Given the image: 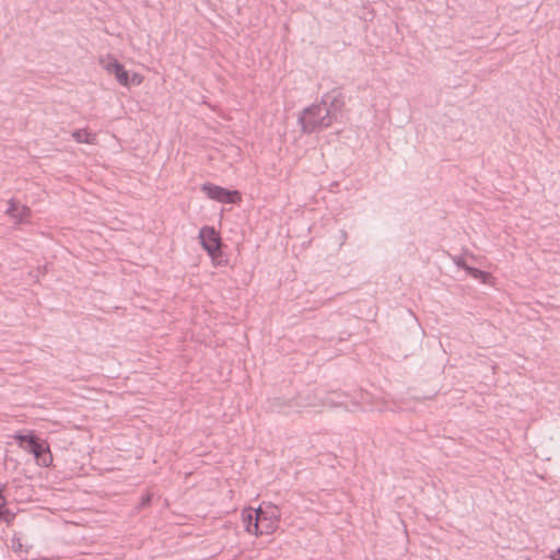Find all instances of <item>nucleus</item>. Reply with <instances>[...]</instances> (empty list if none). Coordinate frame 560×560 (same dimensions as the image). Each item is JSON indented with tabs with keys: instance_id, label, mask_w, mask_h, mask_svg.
Masks as SVG:
<instances>
[{
	"instance_id": "obj_14",
	"label": "nucleus",
	"mask_w": 560,
	"mask_h": 560,
	"mask_svg": "<svg viewBox=\"0 0 560 560\" xmlns=\"http://www.w3.org/2000/svg\"><path fill=\"white\" fill-rule=\"evenodd\" d=\"M467 273L470 277H472L474 279H477V280H479L482 283H487V281L491 277L489 272L482 271V270H480L478 268H475V267L467 268Z\"/></svg>"
},
{
	"instance_id": "obj_20",
	"label": "nucleus",
	"mask_w": 560,
	"mask_h": 560,
	"mask_svg": "<svg viewBox=\"0 0 560 560\" xmlns=\"http://www.w3.org/2000/svg\"><path fill=\"white\" fill-rule=\"evenodd\" d=\"M552 560H560V547L552 553Z\"/></svg>"
},
{
	"instance_id": "obj_13",
	"label": "nucleus",
	"mask_w": 560,
	"mask_h": 560,
	"mask_svg": "<svg viewBox=\"0 0 560 560\" xmlns=\"http://www.w3.org/2000/svg\"><path fill=\"white\" fill-rule=\"evenodd\" d=\"M72 138L78 143H95L96 136L94 133L89 132L86 129H78L72 132Z\"/></svg>"
},
{
	"instance_id": "obj_18",
	"label": "nucleus",
	"mask_w": 560,
	"mask_h": 560,
	"mask_svg": "<svg viewBox=\"0 0 560 560\" xmlns=\"http://www.w3.org/2000/svg\"><path fill=\"white\" fill-rule=\"evenodd\" d=\"M142 75L139 74V73H133L131 79H129V84H133V85H140L142 83Z\"/></svg>"
},
{
	"instance_id": "obj_21",
	"label": "nucleus",
	"mask_w": 560,
	"mask_h": 560,
	"mask_svg": "<svg viewBox=\"0 0 560 560\" xmlns=\"http://www.w3.org/2000/svg\"><path fill=\"white\" fill-rule=\"evenodd\" d=\"M526 560H530V559H526Z\"/></svg>"
},
{
	"instance_id": "obj_2",
	"label": "nucleus",
	"mask_w": 560,
	"mask_h": 560,
	"mask_svg": "<svg viewBox=\"0 0 560 560\" xmlns=\"http://www.w3.org/2000/svg\"><path fill=\"white\" fill-rule=\"evenodd\" d=\"M19 446L24 451L33 454L38 465L48 467L52 463V456L49 445L45 441H40L35 434L16 433L14 435Z\"/></svg>"
},
{
	"instance_id": "obj_10",
	"label": "nucleus",
	"mask_w": 560,
	"mask_h": 560,
	"mask_svg": "<svg viewBox=\"0 0 560 560\" xmlns=\"http://www.w3.org/2000/svg\"><path fill=\"white\" fill-rule=\"evenodd\" d=\"M268 409L271 412L288 413L294 410V397L292 399L275 397L269 400Z\"/></svg>"
},
{
	"instance_id": "obj_8",
	"label": "nucleus",
	"mask_w": 560,
	"mask_h": 560,
	"mask_svg": "<svg viewBox=\"0 0 560 560\" xmlns=\"http://www.w3.org/2000/svg\"><path fill=\"white\" fill-rule=\"evenodd\" d=\"M242 521L244 524V528L247 533L253 534L255 536H261L260 534V524L259 517L257 516L256 510L253 509H244L242 512Z\"/></svg>"
},
{
	"instance_id": "obj_7",
	"label": "nucleus",
	"mask_w": 560,
	"mask_h": 560,
	"mask_svg": "<svg viewBox=\"0 0 560 560\" xmlns=\"http://www.w3.org/2000/svg\"><path fill=\"white\" fill-rule=\"evenodd\" d=\"M199 238L205 250L214 258L220 252L221 238L211 226H202L199 231Z\"/></svg>"
},
{
	"instance_id": "obj_17",
	"label": "nucleus",
	"mask_w": 560,
	"mask_h": 560,
	"mask_svg": "<svg viewBox=\"0 0 560 560\" xmlns=\"http://www.w3.org/2000/svg\"><path fill=\"white\" fill-rule=\"evenodd\" d=\"M453 261L454 264L458 267V268H462L464 269L466 272H467V268H469L470 266H468L465 261V259L460 256H455L453 258Z\"/></svg>"
},
{
	"instance_id": "obj_5",
	"label": "nucleus",
	"mask_w": 560,
	"mask_h": 560,
	"mask_svg": "<svg viewBox=\"0 0 560 560\" xmlns=\"http://www.w3.org/2000/svg\"><path fill=\"white\" fill-rule=\"evenodd\" d=\"M201 190L212 200L222 203H236L241 201V195L237 190H229L221 186L205 183Z\"/></svg>"
},
{
	"instance_id": "obj_11",
	"label": "nucleus",
	"mask_w": 560,
	"mask_h": 560,
	"mask_svg": "<svg viewBox=\"0 0 560 560\" xmlns=\"http://www.w3.org/2000/svg\"><path fill=\"white\" fill-rule=\"evenodd\" d=\"M324 399L323 407H345L349 408V405L347 402L348 396L343 393L338 392H331L326 393L324 396L322 395Z\"/></svg>"
},
{
	"instance_id": "obj_19",
	"label": "nucleus",
	"mask_w": 560,
	"mask_h": 560,
	"mask_svg": "<svg viewBox=\"0 0 560 560\" xmlns=\"http://www.w3.org/2000/svg\"><path fill=\"white\" fill-rule=\"evenodd\" d=\"M151 500H152L151 493H145L144 495H142L141 502H140V508H144V506L149 505Z\"/></svg>"
},
{
	"instance_id": "obj_9",
	"label": "nucleus",
	"mask_w": 560,
	"mask_h": 560,
	"mask_svg": "<svg viewBox=\"0 0 560 560\" xmlns=\"http://www.w3.org/2000/svg\"><path fill=\"white\" fill-rule=\"evenodd\" d=\"M104 68L108 73L115 74L120 85L129 86V73L118 60L110 58V60L104 65Z\"/></svg>"
},
{
	"instance_id": "obj_6",
	"label": "nucleus",
	"mask_w": 560,
	"mask_h": 560,
	"mask_svg": "<svg viewBox=\"0 0 560 560\" xmlns=\"http://www.w3.org/2000/svg\"><path fill=\"white\" fill-rule=\"evenodd\" d=\"M323 404L322 393L313 389L300 392L294 397V410L299 412L308 408L323 407Z\"/></svg>"
},
{
	"instance_id": "obj_16",
	"label": "nucleus",
	"mask_w": 560,
	"mask_h": 560,
	"mask_svg": "<svg viewBox=\"0 0 560 560\" xmlns=\"http://www.w3.org/2000/svg\"><path fill=\"white\" fill-rule=\"evenodd\" d=\"M11 548L15 553H19L23 550L21 538L16 534L11 539Z\"/></svg>"
},
{
	"instance_id": "obj_1",
	"label": "nucleus",
	"mask_w": 560,
	"mask_h": 560,
	"mask_svg": "<svg viewBox=\"0 0 560 560\" xmlns=\"http://www.w3.org/2000/svg\"><path fill=\"white\" fill-rule=\"evenodd\" d=\"M301 131L304 133H316L329 128L335 121L325 113L324 107L313 104L302 110L298 118Z\"/></svg>"
},
{
	"instance_id": "obj_4",
	"label": "nucleus",
	"mask_w": 560,
	"mask_h": 560,
	"mask_svg": "<svg viewBox=\"0 0 560 560\" xmlns=\"http://www.w3.org/2000/svg\"><path fill=\"white\" fill-rule=\"evenodd\" d=\"M324 107L325 113L329 114V116L337 120L338 115L341 113L345 106V95L341 89L335 88L326 93H324L320 97V102L317 103Z\"/></svg>"
},
{
	"instance_id": "obj_15",
	"label": "nucleus",
	"mask_w": 560,
	"mask_h": 560,
	"mask_svg": "<svg viewBox=\"0 0 560 560\" xmlns=\"http://www.w3.org/2000/svg\"><path fill=\"white\" fill-rule=\"evenodd\" d=\"M5 498L3 497L2 490L0 489V518L9 523L13 515L5 508Z\"/></svg>"
},
{
	"instance_id": "obj_12",
	"label": "nucleus",
	"mask_w": 560,
	"mask_h": 560,
	"mask_svg": "<svg viewBox=\"0 0 560 560\" xmlns=\"http://www.w3.org/2000/svg\"><path fill=\"white\" fill-rule=\"evenodd\" d=\"M7 213L13 217L16 220V222H22L27 217H30L31 209L27 206L18 207V205L13 200H10Z\"/></svg>"
},
{
	"instance_id": "obj_3",
	"label": "nucleus",
	"mask_w": 560,
	"mask_h": 560,
	"mask_svg": "<svg viewBox=\"0 0 560 560\" xmlns=\"http://www.w3.org/2000/svg\"><path fill=\"white\" fill-rule=\"evenodd\" d=\"M257 516L259 517L260 534L270 535L275 533L279 526L280 510L276 505L259 506L256 509Z\"/></svg>"
}]
</instances>
